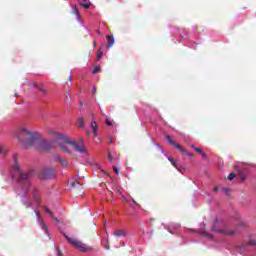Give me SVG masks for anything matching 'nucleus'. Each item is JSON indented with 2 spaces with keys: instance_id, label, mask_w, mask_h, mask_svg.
I'll list each match as a JSON object with an SVG mask.
<instances>
[{
  "instance_id": "393cba45",
  "label": "nucleus",
  "mask_w": 256,
  "mask_h": 256,
  "mask_svg": "<svg viewBox=\"0 0 256 256\" xmlns=\"http://www.w3.org/2000/svg\"><path fill=\"white\" fill-rule=\"evenodd\" d=\"M181 153H183L184 155H188V157H192L193 154H191L190 152H187L185 149H183V151H180Z\"/></svg>"
},
{
  "instance_id": "79ce46f5",
  "label": "nucleus",
  "mask_w": 256,
  "mask_h": 256,
  "mask_svg": "<svg viewBox=\"0 0 256 256\" xmlns=\"http://www.w3.org/2000/svg\"><path fill=\"white\" fill-rule=\"evenodd\" d=\"M53 219L56 221V223H59V220L53 216Z\"/></svg>"
},
{
  "instance_id": "2eb2a0df",
  "label": "nucleus",
  "mask_w": 256,
  "mask_h": 256,
  "mask_svg": "<svg viewBox=\"0 0 256 256\" xmlns=\"http://www.w3.org/2000/svg\"><path fill=\"white\" fill-rule=\"evenodd\" d=\"M13 161H14V166H13L14 171H21V168L19 167V164H18L17 155L13 156Z\"/></svg>"
},
{
  "instance_id": "9d476101",
  "label": "nucleus",
  "mask_w": 256,
  "mask_h": 256,
  "mask_svg": "<svg viewBox=\"0 0 256 256\" xmlns=\"http://www.w3.org/2000/svg\"><path fill=\"white\" fill-rule=\"evenodd\" d=\"M32 87H37L43 95H47V90L43 87V84H37L35 82L31 83Z\"/></svg>"
},
{
  "instance_id": "423d86ee",
  "label": "nucleus",
  "mask_w": 256,
  "mask_h": 256,
  "mask_svg": "<svg viewBox=\"0 0 256 256\" xmlns=\"http://www.w3.org/2000/svg\"><path fill=\"white\" fill-rule=\"evenodd\" d=\"M55 177V169L54 168H45L40 173V178L42 179H53Z\"/></svg>"
},
{
  "instance_id": "cd10ccee",
  "label": "nucleus",
  "mask_w": 256,
  "mask_h": 256,
  "mask_svg": "<svg viewBox=\"0 0 256 256\" xmlns=\"http://www.w3.org/2000/svg\"><path fill=\"white\" fill-rule=\"evenodd\" d=\"M73 11H74L76 17H79V9L77 8V6H75V7L73 8Z\"/></svg>"
},
{
  "instance_id": "6e6552de",
  "label": "nucleus",
  "mask_w": 256,
  "mask_h": 256,
  "mask_svg": "<svg viewBox=\"0 0 256 256\" xmlns=\"http://www.w3.org/2000/svg\"><path fill=\"white\" fill-rule=\"evenodd\" d=\"M35 214L37 216L38 219V223L42 229V231H45V233L47 235H49V228H47V225L45 224V222L43 221V219L41 218V215L39 214V211H35Z\"/></svg>"
},
{
  "instance_id": "7c9ffc66",
  "label": "nucleus",
  "mask_w": 256,
  "mask_h": 256,
  "mask_svg": "<svg viewBox=\"0 0 256 256\" xmlns=\"http://www.w3.org/2000/svg\"><path fill=\"white\" fill-rule=\"evenodd\" d=\"M194 151H196V153H200V154L203 153V150H201V148H194Z\"/></svg>"
},
{
  "instance_id": "7ed1b4c3",
  "label": "nucleus",
  "mask_w": 256,
  "mask_h": 256,
  "mask_svg": "<svg viewBox=\"0 0 256 256\" xmlns=\"http://www.w3.org/2000/svg\"><path fill=\"white\" fill-rule=\"evenodd\" d=\"M33 177H35V170H28L19 174L18 185H20L24 193L31 189V179Z\"/></svg>"
},
{
  "instance_id": "a878e982",
  "label": "nucleus",
  "mask_w": 256,
  "mask_h": 256,
  "mask_svg": "<svg viewBox=\"0 0 256 256\" xmlns=\"http://www.w3.org/2000/svg\"><path fill=\"white\" fill-rule=\"evenodd\" d=\"M60 161H61L62 165H64V167H67V165H69V162L66 159L62 158V160H60Z\"/></svg>"
},
{
  "instance_id": "9b49d317",
  "label": "nucleus",
  "mask_w": 256,
  "mask_h": 256,
  "mask_svg": "<svg viewBox=\"0 0 256 256\" xmlns=\"http://www.w3.org/2000/svg\"><path fill=\"white\" fill-rule=\"evenodd\" d=\"M90 127L92 129L93 135L97 136V131H99V126L97 125V122L92 121Z\"/></svg>"
},
{
  "instance_id": "37998d69",
  "label": "nucleus",
  "mask_w": 256,
  "mask_h": 256,
  "mask_svg": "<svg viewBox=\"0 0 256 256\" xmlns=\"http://www.w3.org/2000/svg\"><path fill=\"white\" fill-rule=\"evenodd\" d=\"M219 188L217 186L214 187V191H218Z\"/></svg>"
},
{
  "instance_id": "58836bf2",
  "label": "nucleus",
  "mask_w": 256,
  "mask_h": 256,
  "mask_svg": "<svg viewBox=\"0 0 256 256\" xmlns=\"http://www.w3.org/2000/svg\"><path fill=\"white\" fill-rule=\"evenodd\" d=\"M86 135H87L88 137H91V132H90L89 130H87V131H86Z\"/></svg>"
},
{
  "instance_id": "412c9836",
  "label": "nucleus",
  "mask_w": 256,
  "mask_h": 256,
  "mask_svg": "<svg viewBox=\"0 0 256 256\" xmlns=\"http://www.w3.org/2000/svg\"><path fill=\"white\" fill-rule=\"evenodd\" d=\"M101 71V66H95L92 73L93 75H96V73H99Z\"/></svg>"
},
{
  "instance_id": "dca6fc26",
  "label": "nucleus",
  "mask_w": 256,
  "mask_h": 256,
  "mask_svg": "<svg viewBox=\"0 0 256 256\" xmlns=\"http://www.w3.org/2000/svg\"><path fill=\"white\" fill-rule=\"evenodd\" d=\"M106 39L108 40V45H107V47H108V48L113 47V45H114V43H115V38H113V36H111V35H108V36H106Z\"/></svg>"
},
{
  "instance_id": "473e14b6",
  "label": "nucleus",
  "mask_w": 256,
  "mask_h": 256,
  "mask_svg": "<svg viewBox=\"0 0 256 256\" xmlns=\"http://www.w3.org/2000/svg\"><path fill=\"white\" fill-rule=\"evenodd\" d=\"M55 161H61L62 158L59 155L54 156Z\"/></svg>"
},
{
  "instance_id": "2f4dec72",
  "label": "nucleus",
  "mask_w": 256,
  "mask_h": 256,
  "mask_svg": "<svg viewBox=\"0 0 256 256\" xmlns=\"http://www.w3.org/2000/svg\"><path fill=\"white\" fill-rule=\"evenodd\" d=\"M96 93H97V87L94 86V87L92 88V95H95Z\"/></svg>"
},
{
  "instance_id": "09e8293b",
  "label": "nucleus",
  "mask_w": 256,
  "mask_h": 256,
  "mask_svg": "<svg viewBox=\"0 0 256 256\" xmlns=\"http://www.w3.org/2000/svg\"><path fill=\"white\" fill-rule=\"evenodd\" d=\"M100 33H101V31L98 30V34H100Z\"/></svg>"
},
{
  "instance_id": "c9c22d12",
  "label": "nucleus",
  "mask_w": 256,
  "mask_h": 256,
  "mask_svg": "<svg viewBox=\"0 0 256 256\" xmlns=\"http://www.w3.org/2000/svg\"><path fill=\"white\" fill-rule=\"evenodd\" d=\"M113 170L116 173V175H119V169L117 167L114 166Z\"/></svg>"
},
{
  "instance_id": "f03ea898",
  "label": "nucleus",
  "mask_w": 256,
  "mask_h": 256,
  "mask_svg": "<svg viewBox=\"0 0 256 256\" xmlns=\"http://www.w3.org/2000/svg\"><path fill=\"white\" fill-rule=\"evenodd\" d=\"M54 143H58L60 150L64 151V153H68V155H72L71 150L67 149V146L70 145V147H73L74 151H77V153H87V148H85V145L77 143L75 140L69 139V137L59 134L55 140H53Z\"/></svg>"
},
{
  "instance_id": "5701e85b",
  "label": "nucleus",
  "mask_w": 256,
  "mask_h": 256,
  "mask_svg": "<svg viewBox=\"0 0 256 256\" xmlns=\"http://www.w3.org/2000/svg\"><path fill=\"white\" fill-rule=\"evenodd\" d=\"M7 153V150H5L4 146H0V155H5Z\"/></svg>"
},
{
  "instance_id": "49530a36",
  "label": "nucleus",
  "mask_w": 256,
  "mask_h": 256,
  "mask_svg": "<svg viewBox=\"0 0 256 256\" xmlns=\"http://www.w3.org/2000/svg\"><path fill=\"white\" fill-rule=\"evenodd\" d=\"M75 183H76L77 185L79 184V182H74L73 187H75Z\"/></svg>"
},
{
  "instance_id": "6ab92c4d",
  "label": "nucleus",
  "mask_w": 256,
  "mask_h": 256,
  "mask_svg": "<svg viewBox=\"0 0 256 256\" xmlns=\"http://www.w3.org/2000/svg\"><path fill=\"white\" fill-rule=\"evenodd\" d=\"M37 195H39V190H37V189H33L32 190V196H33V199H35V201H39L38 199H37Z\"/></svg>"
},
{
  "instance_id": "a18cd8bd",
  "label": "nucleus",
  "mask_w": 256,
  "mask_h": 256,
  "mask_svg": "<svg viewBox=\"0 0 256 256\" xmlns=\"http://www.w3.org/2000/svg\"><path fill=\"white\" fill-rule=\"evenodd\" d=\"M190 148H191V149H196L194 145H191Z\"/></svg>"
},
{
  "instance_id": "20e7f679",
  "label": "nucleus",
  "mask_w": 256,
  "mask_h": 256,
  "mask_svg": "<svg viewBox=\"0 0 256 256\" xmlns=\"http://www.w3.org/2000/svg\"><path fill=\"white\" fill-rule=\"evenodd\" d=\"M63 236L68 241V243H70V245H72L73 247L78 249V251H81L82 253H87V251H92L93 250V248L86 246L81 241L75 240V238H71V237L67 236V234H65V233H63Z\"/></svg>"
},
{
  "instance_id": "a211bd4d",
  "label": "nucleus",
  "mask_w": 256,
  "mask_h": 256,
  "mask_svg": "<svg viewBox=\"0 0 256 256\" xmlns=\"http://www.w3.org/2000/svg\"><path fill=\"white\" fill-rule=\"evenodd\" d=\"M168 160L170 161V163H172V165L175 167V169H178V171H179V164L177 163V161H175V159H173V158H168Z\"/></svg>"
},
{
  "instance_id": "f704fd0d",
  "label": "nucleus",
  "mask_w": 256,
  "mask_h": 256,
  "mask_svg": "<svg viewBox=\"0 0 256 256\" xmlns=\"http://www.w3.org/2000/svg\"><path fill=\"white\" fill-rule=\"evenodd\" d=\"M106 124L111 127V125H113L110 121H109V118H106Z\"/></svg>"
},
{
  "instance_id": "aec40b11",
  "label": "nucleus",
  "mask_w": 256,
  "mask_h": 256,
  "mask_svg": "<svg viewBox=\"0 0 256 256\" xmlns=\"http://www.w3.org/2000/svg\"><path fill=\"white\" fill-rule=\"evenodd\" d=\"M101 57H103V51H101V49H99L97 51L96 61H100Z\"/></svg>"
},
{
  "instance_id": "de8ad7c7",
  "label": "nucleus",
  "mask_w": 256,
  "mask_h": 256,
  "mask_svg": "<svg viewBox=\"0 0 256 256\" xmlns=\"http://www.w3.org/2000/svg\"><path fill=\"white\" fill-rule=\"evenodd\" d=\"M75 191H77V189L74 188V189H73V193H75Z\"/></svg>"
},
{
  "instance_id": "4468645a",
  "label": "nucleus",
  "mask_w": 256,
  "mask_h": 256,
  "mask_svg": "<svg viewBox=\"0 0 256 256\" xmlns=\"http://www.w3.org/2000/svg\"><path fill=\"white\" fill-rule=\"evenodd\" d=\"M125 235H127V232L123 229H119L114 232L115 237H125Z\"/></svg>"
},
{
  "instance_id": "ddd939ff",
  "label": "nucleus",
  "mask_w": 256,
  "mask_h": 256,
  "mask_svg": "<svg viewBox=\"0 0 256 256\" xmlns=\"http://www.w3.org/2000/svg\"><path fill=\"white\" fill-rule=\"evenodd\" d=\"M238 179L241 181V183H243V181H245V179H247V173H245V171L240 170L238 171Z\"/></svg>"
},
{
  "instance_id": "8fccbe9b",
  "label": "nucleus",
  "mask_w": 256,
  "mask_h": 256,
  "mask_svg": "<svg viewBox=\"0 0 256 256\" xmlns=\"http://www.w3.org/2000/svg\"><path fill=\"white\" fill-rule=\"evenodd\" d=\"M106 249H109V246H108V247H106Z\"/></svg>"
},
{
  "instance_id": "f257e3e1",
  "label": "nucleus",
  "mask_w": 256,
  "mask_h": 256,
  "mask_svg": "<svg viewBox=\"0 0 256 256\" xmlns=\"http://www.w3.org/2000/svg\"><path fill=\"white\" fill-rule=\"evenodd\" d=\"M15 137L24 149H29L30 147L36 151L41 141V136L38 133L29 130V128L25 126H21L16 130Z\"/></svg>"
},
{
  "instance_id": "c756f323",
  "label": "nucleus",
  "mask_w": 256,
  "mask_h": 256,
  "mask_svg": "<svg viewBox=\"0 0 256 256\" xmlns=\"http://www.w3.org/2000/svg\"><path fill=\"white\" fill-rule=\"evenodd\" d=\"M202 235H204L205 237H207L208 239H211V234L207 233L206 231L202 232Z\"/></svg>"
},
{
  "instance_id": "e433bc0d",
  "label": "nucleus",
  "mask_w": 256,
  "mask_h": 256,
  "mask_svg": "<svg viewBox=\"0 0 256 256\" xmlns=\"http://www.w3.org/2000/svg\"><path fill=\"white\" fill-rule=\"evenodd\" d=\"M201 155H202L203 159H207V154H205V152H202Z\"/></svg>"
},
{
  "instance_id": "ea45409f",
  "label": "nucleus",
  "mask_w": 256,
  "mask_h": 256,
  "mask_svg": "<svg viewBox=\"0 0 256 256\" xmlns=\"http://www.w3.org/2000/svg\"><path fill=\"white\" fill-rule=\"evenodd\" d=\"M102 173H104V175H107V177H109V173L105 172V170H101Z\"/></svg>"
},
{
  "instance_id": "a19ab883",
  "label": "nucleus",
  "mask_w": 256,
  "mask_h": 256,
  "mask_svg": "<svg viewBox=\"0 0 256 256\" xmlns=\"http://www.w3.org/2000/svg\"><path fill=\"white\" fill-rule=\"evenodd\" d=\"M68 81H73V78L71 77V75L68 76Z\"/></svg>"
},
{
  "instance_id": "c03bdc74",
  "label": "nucleus",
  "mask_w": 256,
  "mask_h": 256,
  "mask_svg": "<svg viewBox=\"0 0 256 256\" xmlns=\"http://www.w3.org/2000/svg\"><path fill=\"white\" fill-rule=\"evenodd\" d=\"M79 105H80V107H83L84 104H83V102H79Z\"/></svg>"
},
{
  "instance_id": "0eeeda50",
  "label": "nucleus",
  "mask_w": 256,
  "mask_h": 256,
  "mask_svg": "<svg viewBox=\"0 0 256 256\" xmlns=\"http://www.w3.org/2000/svg\"><path fill=\"white\" fill-rule=\"evenodd\" d=\"M218 226H219V220H215L212 226V231H215V233H222L223 235H235V231L217 229Z\"/></svg>"
},
{
  "instance_id": "39448f33",
  "label": "nucleus",
  "mask_w": 256,
  "mask_h": 256,
  "mask_svg": "<svg viewBox=\"0 0 256 256\" xmlns=\"http://www.w3.org/2000/svg\"><path fill=\"white\" fill-rule=\"evenodd\" d=\"M54 147H55V141L43 140L40 138L37 151H51V149H54Z\"/></svg>"
},
{
  "instance_id": "f3484780",
  "label": "nucleus",
  "mask_w": 256,
  "mask_h": 256,
  "mask_svg": "<svg viewBox=\"0 0 256 256\" xmlns=\"http://www.w3.org/2000/svg\"><path fill=\"white\" fill-rule=\"evenodd\" d=\"M77 125L78 127H80V129H83V127H85V120L83 119V117L78 118Z\"/></svg>"
},
{
  "instance_id": "b1692460",
  "label": "nucleus",
  "mask_w": 256,
  "mask_h": 256,
  "mask_svg": "<svg viewBox=\"0 0 256 256\" xmlns=\"http://www.w3.org/2000/svg\"><path fill=\"white\" fill-rule=\"evenodd\" d=\"M246 245H251V246L255 247L256 246V240H250V241L247 242Z\"/></svg>"
},
{
  "instance_id": "f8f14e48",
  "label": "nucleus",
  "mask_w": 256,
  "mask_h": 256,
  "mask_svg": "<svg viewBox=\"0 0 256 256\" xmlns=\"http://www.w3.org/2000/svg\"><path fill=\"white\" fill-rule=\"evenodd\" d=\"M78 2L80 7H84V9H89V7H91L89 0H78Z\"/></svg>"
},
{
  "instance_id": "72a5a7b5",
  "label": "nucleus",
  "mask_w": 256,
  "mask_h": 256,
  "mask_svg": "<svg viewBox=\"0 0 256 256\" xmlns=\"http://www.w3.org/2000/svg\"><path fill=\"white\" fill-rule=\"evenodd\" d=\"M108 160L113 161V156H111V152H108Z\"/></svg>"
},
{
  "instance_id": "4c0bfd02",
  "label": "nucleus",
  "mask_w": 256,
  "mask_h": 256,
  "mask_svg": "<svg viewBox=\"0 0 256 256\" xmlns=\"http://www.w3.org/2000/svg\"><path fill=\"white\" fill-rule=\"evenodd\" d=\"M66 99H71V94H69V92L66 93Z\"/></svg>"
},
{
  "instance_id": "1a4fd4ad",
  "label": "nucleus",
  "mask_w": 256,
  "mask_h": 256,
  "mask_svg": "<svg viewBox=\"0 0 256 256\" xmlns=\"http://www.w3.org/2000/svg\"><path fill=\"white\" fill-rule=\"evenodd\" d=\"M166 139H167L168 143H170V145H173V147L178 149V151H183V147L181 145H179L177 142L173 141L171 136H169V135L166 136Z\"/></svg>"
},
{
  "instance_id": "c85d7f7f",
  "label": "nucleus",
  "mask_w": 256,
  "mask_h": 256,
  "mask_svg": "<svg viewBox=\"0 0 256 256\" xmlns=\"http://www.w3.org/2000/svg\"><path fill=\"white\" fill-rule=\"evenodd\" d=\"M45 213H47L48 215H51V217H53V212H51V210H49L48 208H44Z\"/></svg>"
},
{
  "instance_id": "bb28decb",
  "label": "nucleus",
  "mask_w": 256,
  "mask_h": 256,
  "mask_svg": "<svg viewBox=\"0 0 256 256\" xmlns=\"http://www.w3.org/2000/svg\"><path fill=\"white\" fill-rule=\"evenodd\" d=\"M223 193H225V195H229V193H231V190H229V188H222Z\"/></svg>"
},
{
  "instance_id": "4be33fe9",
  "label": "nucleus",
  "mask_w": 256,
  "mask_h": 256,
  "mask_svg": "<svg viewBox=\"0 0 256 256\" xmlns=\"http://www.w3.org/2000/svg\"><path fill=\"white\" fill-rule=\"evenodd\" d=\"M235 177H236V175H235V173H230L229 175H228V181H233V179H235Z\"/></svg>"
}]
</instances>
